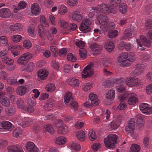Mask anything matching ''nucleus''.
Masks as SVG:
<instances>
[{
  "instance_id": "nucleus-1",
  "label": "nucleus",
  "mask_w": 152,
  "mask_h": 152,
  "mask_svg": "<svg viewBox=\"0 0 152 152\" xmlns=\"http://www.w3.org/2000/svg\"><path fill=\"white\" fill-rule=\"evenodd\" d=\"M117 136L110 134L104 140L105 145L107 148H113L117 143Z\"/></svg>"
},
{
  "instance_id": "nucleus-2",
  "label": "nucleus",
  "mask_w": 152,
  "mask_h": 152,
  "mask_svg": "<svg viewBox=\"0 0 152 152\" xmlns=\"http://www.w3.org/2000/svg\"><path fill=\"white\" fill-rule=\"evenodd\" d=\"M94 64L91 63L85 67L82 73V78H86L92 76L94 74Z\"/></svg>"
},
{
  "instance_id": "nucleus-3",
  "label": "nucleus",
  "mask_w": 152,
  "mask_h": 152,
  "mask_svg": "<svg viewBox=\"0 0 152 152\" xmlns=\"http://www.w3.org/2000/svg\"><path fill=\"white\" fill-rule=\"evenodd\" d=\"M141 83L140 79L133 77H127L126 78L125 83L129 87H136L140 84Z\"/></svg>"
},
{
  "instance_id": "nucleus-4",
  "label": "nucleus",
  "mask_w": 152,
  "mask_h": 152,
  "mask_svg": "<svg viewBox=\"0 0 152 152\" xmlns=\"http://www.w3.org/2000/svg\"><path fill=\"white\" fill-rule=\"evenodd\" d=\"M146 67V65L144 64H137L135 69L131 72L130 74V76L131 77H136L140 75L143 72Z\"/></svg>"
},
{
  "instance_id": "nucleus-5",
  "label": "nucleus",
  "mask_w": 152,
  "mask_h": 152,
  "mask_svg": "<svg viewBox=\"0 0 152 152\" xmlns=\"http://www.w3.org/2000/svg\"><path fill=\"white\" fill-rule=\"evenodd\" d=\"M91 24V23L90 19H84L81 23L79 29L84 33L89 32L90 31V28L89 27Z\"/></svg>"
},
{
  "instance_id": "nucleus-6",
  "label": "nucleus",
  "mask_w": 152,
  "mask_h": 152,
  "mask_svg": "<svg viewBox=\"0 0 152 152\" xmlns=\"http://www.w3.org/2000/svg\"><path fill=\"white\" fill-rule=\"evenodd\" d=\"M115 96V92L113 90H111L108 91L105 96L104 103L107 105H110L114 99Z\"/></svg>"
},
{
  "instance_id": "nucleus-7",
  "label": "nucleus",
  "mask_w": 152,
  "mask_h": 152,
  "mask_svg": "<svg viewBox=\"0 0 152 152\" xmlns=\"http://www.w3.org/2000/svg\"><path fill=\"white\" fill-rule=\"evenodd\" d=\"M15 120H17L18 122V124L23 127H26L30 125L33 123V120L31 118L27 117L23 119V121H21L20 117L18 116L17 117H15Z\"/></svg>"
},
{
  "instance_id": "nucleus-8",
  "label": "nucleus",
  "mask_w": 152,
  "mask_h": 152,
  "mask_svg": "<svg viewBox=\"0 0 152 152\" xmlns=\"http://www.w3.org/2000/svg\"><path fill=\"white\" fill-rule=\"evenodd\" d=\"M32 57V55L30 53H26L20 56L17 60V62L20 65H23L26 61L31 58Z\"/></svg>"
},
{
  "instance_id": "nucleus-9",
  "label": "nucleus",
  "mask_w": 152,
  "mask_h": 152,
  "mask_svg": "<svg viewBox=\"0 0 152 152\" xmlns=\"http://www.w3.org/2000/svg\"><path fill=\"white\" fill-rule=\"evenodd\" d=\"M124 119L122 115H118L116 119L111 122L110 124L111 128L113 130L117 129L121 123V121Z\"/></svg>"
},
{
  "instance_id": "nucleus-10",
  "label": "nucleus",
  "mask_w": 152,
  "mask_h": 152,
  "mask_svg": "<svg viewBox=\"0 0 152 152\" xmlns=\"http://www.w3.org/2000/svg\"><path fill=\"white\" fill-rule=\"evenodd\" d=\"M16 104L18 108L23 110H24L27 111L29 113H32L34 110L32 107H25L24 102L23 100L20 98L18 99L16 101Z\"/></svg>"
},
{
  "instance_id": "nucleus-11",
  "label": "nucleus",
  "mask_w": 152,
  "mask_h": 152,
  "mask_svg": "<svg viewBox=\"0 0 152 152\" xmlns=\"http://www.w3.org/2000/svg\"><path fill=\"white\" fill-rule=\"evenodd\" d=\"M31 11L32 14L34 16L39 15L40 12L41 8L37 3H34L31 6Z\"/></svg>"
},
{
  "instance_id": "nucleus-12",
  "label": "nucleus",
  "mask_w": 152,
  "mask_h": 152,
  "mask_svg": "<svg viewBox=\"0 0 152 152\" xmlns=\"http://www.w3.org/2000/svg\"><path fill=\"white\" fill-rule=\"evenodd\" d=\"M39 37L43 39L47 38V39L51 40L53 39L52 35L48 30H44L39 33Z\"/></svg>"
},
{
  "instance_id": "nucleus-13",
  "label": "nucleus",
  "mask_w": 152,
  "mask_h": 152,
  "mask_svg": "<svg viewBox=\"0 0 152 152\" xmlns=\"http://www.w3.org/2000/svg\"><path fill=\"white\" fill-rule=\"evenodd\" d=\"M12 124L7 121H3L0 123V131H2L3 129L8 130L12 129Z\"/></svg>"
},
{
  "instance_id": "nucleus-14",
  "label": "nucleus",
  "mask_w": 152,
  "mask_h": 152,
  "mask_svg": "<svg viewBox=\"0 0 152 152\" xmlns=\"http://www.w3.org/2000/svg\"><path fill=\"white\" fill-rule=\"evenodd\" d=\"M89 97L93 106H97L99 104L100 101L96 94L91 93L89 95Z\"/></svg>"
},
{
  "instance_id": "nucleus-15",
  "label": "nucleus",
  "mask_w": 152,
  "mask_h": 152,
  "mask_svg": "<svg viewBox=\"0 0 152 152\" xmlns=\"http://www.w3.org/2000/svg\"><path fill=\"white\" fill-rule=\"evenodd\" d=\"M130 96L128 100V104L129 105H134L138 102V96L134 93H130Z\"/></svg>"
},
{
  "instance_id": "nucleus-16",
  "label": "nucleus",
  "mask_w": 152,
  "mask_h": 152,
  "mask_svg": "<svg viewBox=\"0 0 152 152\" xmlns=\"http://www.w3.org/2000/svg\"><path fill=\"white\" fill-rule=\"evenodd\" d=\"M26 148L28 152H38L37 148L35 146L34 144L31 142H28L26 145Z\"/></svg>"
},
{
  "instance_id": "nucleus-17",
  "label": "nucleus",
  "mask_w": 152,
  "mask_h": 152,
  "mask_svg": "<svg viewBox=\"0 0 152 152\" xmlns=\"http://www.w3.org/2000/svg\"><path fill=\"white\" fill-rule=\"evenodd\" d=\"M72 18L74 21L80 22L82 20L83 16L82 14L80 12L77 11H75L72 13Z\"/></svg>"
},
{
  "instance_id": "nucleus-18",
  "label": "nucleus",
  "mask_w": 152,
  "mask_h": 152,
  "mask_svg": "<svg viewBox=\"0 0 152 152\" xmlns=\"http://www.w3.org/2000/svg\"><path fill=\"white\" fill-rule=\"evenodd\" d=\"M49 74L48 71L46 69L39 70L37 72L38 79L45 80Z\"/></svg>"
},
{
  "instance_id": "nucleus-19",
  "label": "nucleus",
  "mask_w": 152,
  "mask_h": 152,
  "mask_svg": "<svg viewBox=\"0 0 152 152\" xmlns=\"http://www.w3.org/2000/svg\"><path fill=\"white\" fill-rule=\"evenodd\" d=\"M23 27V26L21 24L16 23L10 25L9 29L12 32H18L21 30Z\"/></svg>"
},
{
  "instance_id": "nucleus-20",
  "label": "nucleus",
  "mask_w": 152,
  "mask_h": 152,
  "mask_svg": "<svg viewBox=\"0 0 152 152\" xmlns=\"http://www.w3.org/2000/svg\"><path fill=\"white\" fill-rule=\"evenodd\" d=\"M11 15L8 8H3L0 10V17L3 18L9 17Z\"/></svg>"
},
{
  "instance_id": "nucleus-21",
  "label": "nucleus",
  "mask_w": 152,
  "mask_h": 152,
  "mask_svg": "<svg viewBox=\"0 0 152 152\" xmlns=\"http://www.w3.org/2000/svg\"><path fill=\"white\" fill-rule=\"evenodd\" d=\"M7 149L8 152H24L22 147L19 145L10 146Z\"/></svg>"
},
{
  "instance_id": "nucleus-22",
  "label": "nucleus",
  "mask_w": 152,
  "mask_h": 152,
  "mask_svg": "<svg viewBox=\"0 0 152 152\" xmlns=\"http://www.w3.org/2000/svg\"><path fill=\"white\" fill-rule=\"evenodd\" d=\"M108 7V6L104 4H100L96 7L97 12H100L104 13H107Z\"/></svg>"
},
{
  "instance_id": "nucleus-23",
  "label": "nucleus",
  "mask_w": 152,
  "mask_h": 152,
  "mask_svg": "<svg viewBox=\"0 0 152 152\" xmlns=\"http://www.w3.org/2000/svg\"><path fill=\"white\" fill-rule=\"evenodd\" d=\"M98 20L101 25H104L107 24L109 21L107 17L105 15H100L98 16Z\"/></svg>"
},
{
  "instance_id": "nucleus-24",
  "label": "nucleus",
  "mask_w": 152,
  "mask_h": 152,
  "mask_svg": "<svg viewBox=\"0 0 152 152\" xmlns=\"http://www.w3.org/2000/svg\"><path fill=\"white\" fill-rule=\"evenodd\" d=\"M0 103L4 107H8L10 105L9 99L6 97H4L0 99Z\"/></svg>"
},
{
  "instance_id": "nucleus-25",
  "label": "nucleus",
  "mask_w": 152,
  "mask_h": 152,
  "mask_svg": "<svg viewBox=\"0 0 152 152\" xmlns=\"http://www.w3.org/2000/svg\"><path fill=\"white\" fill-rule=\"evenodd\" d=\"M58 24L60 27L64 29L67 28L69 26L68 22L61 18H60L58 20Z\"/></svg>"
},
{
  "instance_id": "nucleus-26",
  "label": "nucleus",
  "mask_w": 152,
  "mask_h": 152,
  "mask_svg": "<svg viewBox=\"0 0 152 152\" xmlns=\"http://www.w3.org/2000/svg\"><path fill=\"white\" fill-rule=\"evenodd\" d=\"M132 36V33L131 31V29H126L124 32L123 36L121 37V39L124 40L129 39Z\"/></svg>"
},
{
  "instance_id": "nucleus-27",
  "label": "nucleus",
  "mask_w": 152,
  "mask_h": 152,
  "mask_svg": "<svg viewBox=\"0 0 152 152\" xmlns=\"http://www.w3.org/2000/svg\"><path fill=\"white\" fill-rule=\"evenodd\" d=\"M72 96V94L70 92H67L65 93L64 98V102L65 104H67L70 101L73 100V97Z\"/></svg>"
},
{
  "instance_id": "nucleus-28",
  "label": "nucleus",
  "mask_w": 152,
  "mask_h": 152,
  "mask_svg": "<svg viewBox=\"0 0 152 152\" xmlns=\"http://www.w3.org/2000/svg\"><path fill=\"white\" fill-rule=\"evenodd\" d=\"M115 47L114 43L112 42H108L105 43L104 47L105 49L108 52L112 51Z\"/></svg>"
},
{
  "instance_id": "nucleus-29",
  "label": "nucleus",
  "mask_w": 152,
  "mask_h": 152,
  "mask_svg": "<svg viewBox=\"0 0 152 152\" xmlns=\"http://www.w3.org/2000/svg\"><path fill=\"white\" fill-rule=\"evenodd\" d=\"M27 90V88L24 86L18 87L17 88V94L20 96H22L25 94Z\"/></svg>"
},
{
  "instance_id": "nucleus-30",
  "label": "nucleus",
  "mask_w": 152,
  "mask_h": 152,
  "mask_svg": "<svg viewBox=\"0 0 152 152\" xmlns=\"http://www.w3.org/2000/svg\"><path fill=\"white\" fill-rule=\"evenodd\" d=\"M68 83L73 87L77 86L79 85V81L78 80L73 78L69 79L68 80Z\"/></svg>"
},
{
  "instance_id": "nucleus-31",
  "label": "nucleus",
  "mask_w": 152,
  "mask_h": 152,
  "mask_svg": "<svg viewBox=\"0 0 152 152\" xmlns=\"http://www.w3.org/2000/svg\"><path fill=\"white\" fill-rule=\"evenodd\" d=\"M57 132L59 134H66L68 132L67 127L64 126L59 127L58 129Z\"/></svg>"
},
{
  "instance_id": "nucleus-32",
  "label": "nucleus",
  "mask_w": 152,
  "mask_h": 152,
  "mask_svg": "<svg viewBox=\"0 0 152 152\" xmlns=\"http://www.w3.org/2000/svg\"><path fill=\"white\" fill-rule=\"evenodd\" d=\"M76 136L78 140L83 141L84 140L85 137V133L83 131H79L77 132Z\"/></svg>"
},
{
  "instance_id": "nucleus-33",
  "label": "nucleus",
  "mask_w": 152,
  "mask_h": 152,
  "mask_svg": "<svg viewBox=\"0 0 152 152\" xmlns=\"http://www.w3.org/2000/svg\"><path fill=\"white\" fill-rule=\"evenodd\" d=\"M127 7L126 4L121 3L119 6V10L121 13L125 14L127 11Z\"/></svg>"
},
{
  "instance_id": "nucleus-34",
  "label": "nucleus",
  "mask_w": 152,
  "mask_h": 152,
  "mask_svg": "<svg viewBox=\"0 0 152 152\" xmlns=\"http://www.w3.org/2000/svg\"><path fill=\"white\" fill-rule=\"evenodd\" d=\"M27 103L30 105V107H33V106H35L36 104V101L33 98V97H28L27 100Z\"/></svg>"
},
{
  "instance_id": "nucleus-35",
  "label": "nucleus",
  "mask_w": 152,
  "mask_h": 152,
  "mask_svg": "<svg viewBox=\"0 0 152 152\" xmlns=\"http://www.w3.org/2000/svg\"><path fill=\"white\" fill-rule=\"evenodd\" d=\"M90 48L92 50V51L95 52V53H98L101 50L99 45L96 44H92L90 46Z\"/></svg>"
},
{
  "instance_id": "nucleus-36",
  "label": "nucleus",
  "mask_w": 152,
  "mask_h": 152,
  "mask_svg": "<svg viewBox=\"0 0 152 152\" xmlns=\"http://www.w3.org/2000/svg\"><path fill=\"white\" fill-rule=\"evenodd\" d=\"M67 12V7L63 4H61L60 6V9L58 11L59 14L61 15H64Z\"/></svg>"
},
{
  "instance_id": "nucleus-37",
  "label": "nucleus",
  "mask_w": 152,
  "mask_h": 152,
  "mask_svg": "<svg viewBox=\"0 0 152 152\" xmlns=\"http://www.w3.org/2000/svg\"><path fill=\"white\" fill-rule=\"evenodd\" d=\"M11 39L13 42L18 43L21 40L22 37L20 35L15 34L11 37Z\"/></svg>"
},
{
  "instance_id": "nucleus-38",
  "label": "nucleus",
  "mask_w": 152,
  "mask_h": 152,
  "mask_svg": "<svg viewBox=\"0 0 152 152\" xmlns=\"http://www.w3.org/2000/svg\"><path fill=\"white\" fill-rule=\"evenodd\" d=\"M7 82L8 84L11 85H15L18 84V81L17 79L12 77H9L7 79Z\"/></svg>"
},
{
  "instance_id": "nucleus-39",
  "label": "nucleus",
  "mask_w": 152,
  "mask_h": 152,
  "mask_svg": "<svg viewBox=\"0 0 152 152\" xmlns=\"http://www.w3.org/2000/svg\"><path fill=\"white\" fill-rule=\"evenodd\" d=\"M89 139L92 141L95 140L96 138V136L95 132L92 129H90L88 132Z\"/></svg>"
},
{
  "instance_id": "nucleus-40",
  "label": "nucleus",
  "mask_w": 152,
  "mask_h": 152,
  "mask_svg": "<svg viewBox=\"0 0 152 152\" xmlns=\"http://www.w3.org/2000/svg\"><path fill=\"white\" fill-rule=\"evenodd\" d=\"M66 141V139L63 137H60L57 138L56 140V144L60 145L64 144Z\"/></svg>"
},
{
  "instance_id": "nucleus-41",
  "label": "nucleus",
  "mask_w": 152,
  "mask_h": 152,
  "mask_svg": "<svg viewBox=\"0 0 152 152\" xmlns=\"http://www.w3.org/2000/svg\"><path fill=\"white\" fill-rule=\"evenodd\" d=\"M129 94L128 92H125L124 94L119 95L118 96V99L120 101L125 100L129 97Z\"/></svg>"
},
{
  "instance_id": "nucleus-42",
  "label": "nucleus",
  "mask_w": 152,
  "mask_h": 152,
  "mask_svg": "<svg viewBox=\"0 0 152 152\" xmlns=\"http://www.w3.org/2000/svg\"><path fill=\"white\" fill-rule=\"evenodd\" d=\"M34 64L32 62H29L26 65L25 69L28 72H32L34 69Z\"/></svg>"
},
{
  "instance_id": "nucleus-43",
  "label": "nucleus",
  "mask_w": 152,
  "mask_h": 152,
  "mask_svg": "<svg viewBox=\"0 0 152 152\" xmlns=\"http://www.w3.org/2000/svg\"><path fill=\"white\" fill-rule=\"evenodd\" d=\"M55 88V85L53 84L49 83L46 85L45 90L47 91L52 92L54 90Z\"/></svg>"
},
{
  "instance_id": "nucleus-44",
  "label": "nucleus",
  "mask_w": 152,
  "mask_h": 152,
  "mask_svg": "<svg viewBox=\"0 0 152 152\" xmlns=\"http://www.w3.org/2000/svg\"><path fill=\"white\" fill-rule=\"evenodd\" d=\"M23 46L26 49H29L32 47V44L29 40L25 39L23 42Z\"/></svg>"
},
{
  "instance_id": "nucleus-45",
  "label": "nucleus",
  "mask_w": 152,
  "mask_h": 152,
  "mask_svg": "<svg viewBox=\"0 0 152 152\" xmlns=\"http://www.w3.org/2000/svg\"><path fill=\"white\" fill-rule=\"evenodd\" d=\"M92 87V86L91 83H86L83 84L82 89L83 91L86 92L89 90Z\"/></svg>"
},
{
  "instance_id": "nucleus-46",
  "label": "nucleus",
  "mask_w": 152,
  "mask_h": 152,
  "mask_svg": "<svg viewBox=\"0 0 152 152\" xmlns=\"http://www.w3.org/2000/svg\"><path fill=\"white\" fill-rule=\"evenodd\" d=\"M71 148L76 151H78L80 149L81 146L80 145L75 142H72L70 145Z\"/></svg>"
},
{
  "instance_id": "nucleus-47",
  "label": "nucleus",
  "mask_w": 152,
  "mask_h": 152,
  "mask_svg": "<svg viewBox=\"0 0 152 152\" xmlns=\"http://www.w3.org/2000/svg\"><path fill=\"white\" fill-rule=\"evenodd\" d=\"M118 32L117 30H113L110 31L108 34L109 37L111 38H114L118 34Z\"/></svg>"
},
{
  "instance_id": "nucleus-48",
  "label": "nucleus",
  "mask_w": 152,
  "mask_h": 152,
  "mask_svg": "<svg viewBox=\"0 0 152 152\" xmlns=\"http://www.w3.org/2000/svg\"><path fill=\"white\" fill-rule=\"evenodd\" d=\"M79 54L80 57L82 58H85L87 55L86 50L84 48H80L79 50Z\"/></svg>"
},
{
  "instance_id": "nucleus-49",
  "label": "nucleus",
  "mask_w": 152,
  "mask_h": 152,
  "mask_svg": "<svg viewBox=\"0 0 152 152\" xmlns=\"http://www.w3.org/2000/svg\"><path fill=\"white\" fill-rule=\"evenodd\" d=\"M97 11L96 7L93 8L88 15L89 17L90 18H93L95 17L97 15Z\"/></svg>"
},
{
  "instance_id": "nucleus-50",
  "label": "nucleus",
  "mask_w": 152,
  "mask_h": 152,
  "mask_svg": "<svg viewBox=\"0 0 152 152\" xmlns=\"http://www.w3.org/2000/svg\"><path fill=\"white\" fill-rule=\"evenodd\" d=\"M28 34L30 36L34 37L36 35V30L33 27H29L28 29Z\"/></svg>"
},
{
  "instance_id": "nucleus-51",
  "label": "nucleus",
  "mask_w": 152,
  "mask_h": 152,
  "mask_svg": "<svg viewBox=\"0 0 152 152\" xmlns=\"http://www.w3.org/2000/svg\"><path fill=\"white\" fill-rule=\"evenodd\" d=\"M5 111L7 114H13L15 112V109L14 106H11L8 108H6Z\"/></svg>"
},
{
  "instance_id": "nucleus-52",
  "label": "nucleus",
  "mask_w": 152,
  "mask_h": 152,
  "mask_svg": "<svg viewBox=\"0 0 152 152\" xmlns=\"http://www.w3.org/2000/svg\"><path fill=\"white\" fill-rule=\"evenodd\" d=\"M22 131L18 127L15 129L13 132V136L15 137H18L21 134Z\"/></svg>"
},
{
  "instance_id": "nucleus-53",
  "label": "nucleus",
  "mask_w": 152,
  "mask_h": 152,
  "mask_svg": "<svg viewBox=\"0 0 152 152\" xmlns=\"http://www.w3.org/2000/svg\"><path fill=\"white\" fill-rule=\"evenodd\" d=\"M144 123V120L142 117L140 116L137 117V124L139 127H142L143 126Z\"/></svg>"
},
{
  "instance_id": "nucleus-54",
  "label": "nucleus",
  "mask_w": 152,
  "mask_h": 152,
  "mask_svg": "<svg viewBox=\"0 0 152 152\" xmlns=\"http://www.w3.org/2000/svg\"><path fill=\"white\" fill-rule=\"evenodd\" d=\"M148 107V105L147 103H142L140 104L139 105L140 110L141 111L142 113H144L145 111V110Z\"/></svg>"
},
{
  "instance_id": "nucleus-55",
  "label": "nucleus",
  "mask_w": 152,
  "mask_h": 152,
  "mask_svg": "<svg viewBox=\"0 0 152 152\" xmlns=\"http://www.w3.org/2000/svg\"><path fill=\"white\" fill-rule=\"evenodd\" d=\"M67 58L69 61H70L72 62H75L76 61V57L71 53H69L68 54Z\"/></svg>"
},
{
  "instance_id": "nucleus-56",
  "label": "nucleus",
  "mask_w": 152,
  "mask_h": 152,
  "mask_svg": "<svg viewBox=\"0 0 152 152\" xmlns=\"http://www.w3.org/2000/svg\"><path fill=\"white\" fill-rule=\"evenodd\" d=\"M140 149V146L138 145H132L131 146V148L129 152H139Z\"/></svg>"
},
{
  "instance_id": "nucleus-57",
  "label": "nucleus",
  "mask_w": 152,
  "mask_h": 152,
  "mask_svg": "<svg viewBox=\"0 0 152 152\" xmlns=\"http://www.w3.org/2000/svg\"><path fill=\"white\" fill-rule=\"evenodd\" d=\"M140 38L141 42L143 43L144 46H145L147 47L150 46V43L146 41V39L145 37L143 36H140Z\"/></svg>"
},
{
  "instance_id": "nucleus-58",
  "label": "nucleus",
  "mask_w": 152,
  "mask_h": 152,
  "mask_svg": "<svg viewBox=\"0 0 152 152\" xmlns=\"http://www.w3.org/2000/svg\"><path fill=\"white\" fill-rule=\"evenodd\" d=\"M46 131L50 134L54 133V130L53 129V126L50 124L47 125L46 127Z\"/></svg>"
},
{
  "instance_id": "nucleus-59",
  "label": "nucleus",
  "mask_w": 152,
  "mask_h": 152,
  "mask_svg": "<svg viewBox=\"0 0 152 152\" xmlns=\"http://www.w3.org/2000/svg\"><path fill=\"white\" fill-rule=\"evenodd\" d=\"M121 0H111L110 2V5L113 7H115L118 5Z\"/></svg>"
},
{
  "instance_id": "nucleus-60",
  "label": "nucleus",
  "mask_w": 152,
  "mask_h": 152,
  "mask_svg": "<svg viewBox=\"0 0 152 152\" xmlns=\"http://www.w3.org/2000/svg\"><path fill=\"white\" fill-rule=\"evenodd\" d=\"M124 81V79L122 77L118 78H114L113 80V84H117L123 82Z\"/></svg>"
},
{
  "instance_id": "nucleus-61",
  "label": "nucleus",
  "mask_w": 152,
  "mask_h": 152,
  "mask_svg": "<svg viewBox=\"0 0 152 152\" xmlns=\"http://www.w3.org/2000/svg\"><path fill=\"white\" fill-rule=\"evenodd\" d=\"M145 27L146 30L150 29L152 28V21L148 20H146L145 23Z\"/></svg>"
},
{
  "instance_id": "nucleus-62",
  "label": "nucleus",
  "mask_w": 152,
  "mask_h": 152,
  "mask_svg": "<svg viewBox=\"0 0 152 152\" xmlns=\"http://www.w3.org/2000/svg\"><path fill=\"white\" fill-rule=\"evenodd\" d=\"M127 54H123L119 56L117 58L118 61L121 63L123 61L127 59Z\"/></svg>"
},
{
  "instance_id": "nucleus-63",
  "label": "nucleus",
  "mask_w": 152,
  "mask_h": 152,
  "mask_svg": "<svg viewBox=\"0 0 152 152\" xmlns=\"http://www.w3.org/2000/svg\"><path fill=\"white\" fill-rule=\"evenodd\" d=\"M76 46L80 48H83L85 46L84 42L81 40H77L75 41Z\"/></svg>"
},
{
  "instance_id": "nucleus-64",
  "label": "nucleus",
  "mask_w": 152,
  "mask_h": 152,
  "mask_svg": "<svg viewBox=\"0 0 152 152\" xmlns=\"http://www.w3.org/2000/svg\"><path fill=\"white\" fill-rule=\"evenodd\" d=\"M96 113L97 114H110L111 112L108 109H107L105 111L104 110L102 109H98Z\"/></svg>"
}]
</instances>
